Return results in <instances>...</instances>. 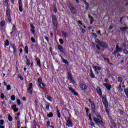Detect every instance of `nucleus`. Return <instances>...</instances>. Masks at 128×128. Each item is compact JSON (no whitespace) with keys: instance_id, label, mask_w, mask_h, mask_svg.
Segmentation results:
<instances>
[{"instance_id":"35","label":"nucleus","mask_w":128,"mask_h":128,"mask_svg":"<svg viewBox=\"0 0 128 128\" xmlns=\"http://www.w3.org/2000/svg\"><path fill=\"white\" fill-rule=\"evenodd\" d=\"M45 109L46 110H50V104H46V105Z\"/></svg>"},{"instance_id":"30","label":"nucleus","mask_w":128,"mask_h":128,"mask_svg":"<svg viewBox=\"0 0 128 128\" xmlns=\"http://www.w3.org/2000/svg\"><path fill=\"white\" fill-rule=\"evenodd\" d=\"M5 24L6 23H5L4 21L2 20L0 23V26H2V28L4 27V26Z\"/></svg>"},{"instance_id":"21","label":"nucleus","mask_w":128,"mask_h":128,"mask_svg":"<svg viewBox=\"0 0 128 128\" xmlns=\"http://www.w3.org/2000/svg\"><path fill=\"white\" fill-rule=\"evenodd\" d=\"M58 49L61 52H64V48H62V46H58Z\"/></svg>"},{"instance_id":"32","label":"nucleus","mask_w":128,"mask_h":128,"mask_svg":"<svg viewBox=\"0 0 128 128\" xmlns=\"http://www.w3.org/2000/svg\"><path fill=\"white\" fill-rule=\"evenodd\" d=\"M124 92H125V94L128 98V88L124 90Z\"/></svg>"},{"instance_id":"2","label":"nucleus","mask_w":128,"mask_h":128,"mask_svg":"<svg viewBox=\"0 0 128 128\" xmlns=\"http://www.w3.org/2000/svg\"><path fill=\"white\" fill-rule=\"evenodd\" d=\"M52 22L56 28H58V20L56 19V16L54 15L52 16Z\"/></svg>"},{"instance_id":"55","label":"nucleus","mask_w":128,"mask_h":128,"mask_svg":"<svg viewBox=\"0 0 128 128\" xmlns=\"http://www.w3.org/2000/svg\"><path fill=\"white\" fill-rule=\"evenodd\" d=\"M8 18L9 22H12V18L10 16H8Z\"/></svg>"},{"instance_id":"44","label":"nucleus","mask_w":128,"mask_h":128,"mask_svg":"<svg viewBox=\"0 0 128 128\" xmlns=\"http://www.w3.org/2000/svg\"><path fill=\"white\" fill-rule=\"evenodd\" d=\"M102 58L105 60H106V62H108V64H110V59H108V58H104V56H102Z\"/></svg>"},{"instance_id":"29","label":"nucleus","mask_w":128,"mask_h":128,"mask_svg":"<svg viewBox=\"0 0 128 128\" xmlns=\"http://www.w3.org/2000/svg\"><path fill=\"white\" fill-rule=\"evenodd\" d=\"M4 98L6 100V98L4 96V94L3 93H2L0 94V98H2V100H4Z\"/></svg>"},{"instance_id":"53","label":"nucleus","mask_w":128,"mask_h":128,"mask_svg":"<svg viewBox=\"0 0 128 128\" xmlns=\"http://www.w3.org/2000/svg\"><path fill=\"white\" fill-rule=\"evenodd\" d=\"M71 84H76V82L74 81V80L72 79L70 80Z\"/></svg>"},{"instance_id":"34","label":"nucleus","mask_w":128,"mask_h":128,"mask_svg":"<svg viewBox=\"0 0 128 128\" xmlns=\"http://www.w3.org/2000/svg\"><path fill=\"white\" fill-rule=\"evenodd\" d=\"M8 120L9 122H12V116L8 115Z\"/></svg>"},{"instance_id":"23","label":"nucleus","mask_w":128,"mask_h":128,"mask_svg":"<svg viewBox=\"0 0 128 128\" xmlns=\"http://www.w3.org/2000/svg\"><path fill=\"white\" fill-rule=\"evenodd\" d=\"M24 50L26 54H28V46H25Z\"/></svg>"},{"instance_id":"42","label":"nucleus","mask_w":128,"mask_h":128,"mask_svg":"<svg viewBox=\"0 0 128 128\" xmlns=\"http://www.w3.org/2000/svg\"><path fill=\"white\" fill-rule=\"evenodd\" d=\"M118 82H122V77H118Z\"/></svg>"},{"instance_id":"8","label":"nucleus","mask_w":128,"mask_h":128,"mask_svg":"<svg viewBox=\"0 0 128 128\" xmlns=\"http://www.w3.org/2000/svg\"><path fill=\"white\" fill-rule=\"evenodd\" d=\"M92 68L97 74H98V70H102V68L98 66H93Z\"/></svg>"},{"instance_id":"24","label":"nucleus","mask_w":128,"mask_h":128,"mask_svg":"<svg viewBox=\"0 0 128 128\" xmlns=\"http://www.w3.org/2000/svg\"><path fill=\"white\" fill-rule=\"evenodd\" d=\"M83 2H84V4H85L86 5V10H88V2H86V0H83Z\"/></svg>"},{"instance_id":"49","label":"nucleus","mask_w":128,"mask_h":128,"mask_svg":"<svg viewBox=\"0 0 128 128\" xmlns=\"http://www.w3.org/2000/svg\"><path fill=\"white\" fill-rule=\"evenodd\" d=\"M31 40L32 42H33V44H34V42H36V39L34 38H31Z\"/></svg>"},{"instance_id":"54","label":"nucleus","mask_w":128,"mask_h":128,"mask_svg":"<svg viewBox=\"0 0 128 128\" xmlns=\"http://www.w3.org/2000/svg\"><path fill=\"white\" fill-rule=\"evenodd\" d=\"M47 100H50V102H52V97L50 96H47Z\"/></svg>"},{"instance_id":"28","label":"nucleus","mask_w":128,"mask_h":128,"mask_svg":"<svg viewBox=\"0 0 128 128\" xmlns=\"http://www.w3.org/2000/svg\"><path fill=\"white\" fill-rule=\"evenodd\" d=\"M26 64L27 66H30V60H26Z\"/></svg>"},{"instance_id":"64","label":"nucleus","mask_w":128,"mask_h":128,"mask_svg":"<svg viewBox=\"0 0 128 128\" xmlns=\"http://www.w3.org/2000/svg\"><path fill=\"white\" fill-rule=\"evenodd\" d=\"M16 115L17 116H20V112H18V113H16Z\"/></svg>"},{"instance_id":"45","label":"nucleus","mask_w":128,"mask_h":128,"mask_svg":"<svg viewBox=\"0 0 128 128\" xmlns=\"http://www.w3.org/2000/svg\"><path fill=\"white\" fill-rule=\"evenodd\" d=\"M21 104H22V102H20V100H17V104L18 106H20Z\"/></svg>"},{"instance_id":"43","label":"nucleus","mask_w":128,"mask_h":128,"mask_svg":"<svg viewBox=\"0 0 128 128\" xmlns=\"http://www.w3.org/2000/svg\"><path fill=\"white\" fill-rule=\"evenodd\" d=\"M108 106H105V111L107 113V114H109V112H110V111L108 110Z\"/></svg>"},{"instance_id":"12","label":"nucleus","mask_w":128,"mask_h":128,"mask_svg":"<svg viewBox=\"0 0 128 128\" xmlns=\"http://www.w3.org/2000/svg\"><path fill=\"white\" fill-rule=\"evenodd\" d=\"M92 110L93 112H96V105H94V103L92 102H90Z\"/></svg>"},{"instance_id":"11","label":"nucleus","mask_w":128,"mask_h":128,"mask_svg":"<svg viewBox=\"0 0 128 128\" xmlns=\"http://www.w3.org/2000/svg\"><path fill=\"white\" fill-rule=\"evenodd\" d=\"M96 90L100 98H102V90H100V87L97 88Z\"/></svg>"},{"instance_id":"36","label":"nucleus","mask_w":128,"mask_h":128,"mask_svg":"<svg viewBox=\"0 0 128 128\" xmlns=\"http://www.w3.org/2000/svg\"><path fill=\"white\" fill-rule=\"evenodd\" d=\"M54 114H52V112H50L48 114H47V116H48V118H52Z\"/></svg>"},{"instance_id":"3","label":"nucleus","mask_w":128,"mask_h":128,"mask_svg":"<svg viewBox=\"0 0 128 128\" xmlns=\"http://www.w3.org/2000/svg\"><path fill=\"white\" fill-rule=\"evenodd\" d=\"M27 92L31 96H32V83H30L29 84V87L27 89Z\"/></svg>"},{"instance_id":"48","label":"nucleus","mask_w":128,"mask_h":128,"mask_svg":"<svg viewBox=\"0 0 128 128\" xmlns=\"http://www.w3.org/2000/svg\"><path fill=\"white\" fill-rule=\"evenodd\" d=\"M59 42L61 44H64V40L62 39H60Z\"/></svg>"},{"instance_id":"58","label":"nucleus","mask_w":128,"mask_h":128,"mask_svg":"<svg viewBox=\"0 0 128 128\" xmlns=\"http://www.w3.org/2000/svg\"><path fill=\"white\" fill-rule=\"evenodd\" d=\"M69 90H70L72 92H74V90L72 89V88H69Z\"/></svg>"},{"instance_id":"22","label":"nucleus","mask_w":128,"mask_h":128,"mask_svg":"<svg viewBox=\"0 0 128 128\" xmlns=\"http://www.w3.org/2000/svg\"><path fill=\"white\" fill-rule=\"evenodd\" d=\"M6 14L7 16H10V9H8V10H6Z\"/></svg>"},{"instance_id":"17","label":"nucleus","mask_w":128,"mask_h":128,"mask_svg":"<svg viewBox=\"0 0 128 128\" xmlns=\"http://www.w3.org/2000/svg\"><path fill=\"white\" fill-rule=\"evenodd\" d=\"M90 72L91 73L90 76L92 78H96V76H94V72L92 71V70H90Z\"/></svg>"},{"instance_id":"9","label":"nucleus","mask_w":128,"mask_h":128,"mask_svg":"<svg viewBox=\"0 0 128 128\" xmlns=\"http://www.w3.org/2000/svg\"><path fill=\"white\" fill-rule=\"evenodd\" d=\"M103 86H106L108 90H110L112 89V85H110V84H108V83H104L103 84Z\"/></svg>"},{"instance_id":"39","label":"nucleus","mask_w":128,"mask_h":128,"mask_svg":"<svg viewBox=\"0 0 128 128\" xmlns=\"http://www.w3.org/2000/svg\"><path fill=\"white\" fill-rule=\"evenodd\" d=\"M85 110H86V114H88L90 113V109H88V108H85Z\"/></svg>"},{"instance_id":"26","label":"nucleus","mask_w":128,"mask_h":128,"mask_svg":"<svg viewBox=\"0 0 128 128\" xmlns=\"http://www.w3.org/2000/svg\"><path fill=\"white\" fill-rule=\"evenodd\" d=\"M15 120H17L18 124H20V118L18 116H16L15 117Z\"/></svg>"},{"instance_id":"52","label":"nucleus","mask_w":128,"mask_h":128,"mask_svg":"<svg viewBox=\"0 0 128 128\" xmlns=\"http://www.w3.org/2000/svg\"><path fill=\"white\" fill-rule=\"evenodd\" d=\"M42 82V78H38V82L40 84H41Z\"/></svg>"},{"instance_id":"15","label":"nucleus","mask_w":128,"mask_h":128,"mask_svg":"<svg viewBox=\"0 0 128 128\" xmlns=\"http://www.w3.org/2000/svg\"><path fill=\"white\" fill-rule=\"evenodd\" d=\"M12 110H14V112H18V108H16V104H14L12 106Z\"/></svg>"},{"instance_id":"33","label":"nucleus","mask_w":128,"mask_h":128,"mask_svg":"<svg viewBox=\"0 0 128 128\" xmlns=\"http://www.w3.org/2000/svg\"><path fill=\"white\" fill-rule=\"evenodd\" d=\"M126 28H128L127 26L126 27H122V28H120V30H122V32H124L125 30H126Z\"/></svg>"},{"instance_id":"61","label":"nucleus","mask_w":128,"mask_h":128,"mask_svg":"<svg viewBox=\"0 0 128 128\" xmlns=\"http://www.w3.org/2000/svg\"><path fill=\"white\" fill-rule=\"evenodd\" d=\"M78 24H80L81 26H82V21L78 20Z\"/></svg>"},{"instance_id":"60","label":"nucleus","mask_w":128,"mask_h":128,"mask_svg":"<svg viewBox=\"0 0 128 128\" xmlns=\"http://www.w3.org/2000/svg\"><path fill=\"white\" fill-rule=\"evenodd\" d=\"M92 35L93 36H94V38H96L98 36L96 34V33H93Z\"/></svg>"},{"instance_id":"14","label":"nucleus","mask_w":128,"mask_h":128,"mask_svg":"<svg viewBox=\"0 0 128 128\" xmlns=\"http://www.w3.org/2000/svg\"><path fill=\"white\" fill-rule=\"evenodd\" d=\"M30 32H32V34H34V32H36V30H34V24H30Z\"/></svg>"},{"instance_id":"51","label":"nucleus","mask_w":128,"mask_h":128,"mask_svg":"<svg viewBox=\"0 0 128 128\" xmlns=\"http://www.w3.org/2000/svg\"><path fill=\"white\" fill-rule=\"evenodd\" d=\"M57 112H58V116L59 118H60V112L58 111V110H57Z\"/></svg>"},{"instance_id":"31","label":"nucleus","mask_w":128,"mask_h":128,"mask_svg":"<svg viewBox=\"0 0 128 128\" xmlns=\"http://www.w3.org/2000/svg\"><path fill=\"white\" fill-rule=\"evenodd\" d=\"M10 46V42L6 40L5 42V46Z\"/></svg>"},{"instance_id":"18","label":"nucleus","mask_w":128,"mask_h":128,"mask_svg":"<svg viewBox=\"0 0 128 128\" xmlns=\"http://www.w3.org/2000/svg\"><path fill=\"white\" fill-rule=\"evenodd\" d=\"M36 60L37 62V65L38 66L40 67V58H36Z\"/></svg>"},{"instance_id":"16","label":"nucleus","mask_w":128,"mask_h":128,"mask_svg":"<svg viewBox=\"0 0 128 128\" xmlns=\"http://www.w3.org/2000/svg\"><path fill=\"white\" fill-rule=\"evenodd\" d=\"M88 18L90 20V24H92V22H94V17L90 15H88Z\"/></svg>"},{"instance_id":"4","label":"nucleus","mask_w":128,"mask_h":128,"mask_svg":"<svg viewBox=\"0 0 128 128\" xmlns=\"http://www.w3.org/2000/svg\"><path fill=\"white\" fill-rule=\"evenodd\" d=\"M96 43L98 44V46H100L105 48H108V44L102 41L98 40L96 42Z\"/></svg>"},{"instance_id":"37","label":"nucleus","mask_w":128,"mask_h":128,"mask_svg":"<svg viewBox=\"0 0 128 128\" xmlns=\"http://www.w3.org/2000/svg\"><path fill=\"white\" fill-rule=\"evenodd\" d=\"M116 50H118V52H120V50H121L118 45H116Z\"/></svg>"},{"instance_id":"50","label":"nucleus","mask_w":128,"mask_h":128,"mask_svg":"<svg viewBox=\"0 0 128 128\" xmlns=\"http://www.w3.org/2000/svg\"><path fill=\"white\" fill-rule=\"evenodd\" d=\"M18 78H20V80H24V78H23L22 77V76L18 75Z\"/></svg>"},{"instance_id":"57","label":"nucleus","mask_w":128,"mask_h":128,"mask_svg":"<svg viewBox=\"0 0 128 128\" xmlns=\"http://www.w3.org/2000/svg\"><path fill=\"white\" fill-rule=\"evenodd\" d=\"M118 52H118V50H115L114 51V52L112 53V54H113L114 56V54H118Z\"/></svg>"},{"instance_id":"5","label":"nucleus","mask_w":128,"mask_h":128,"mask_svg":"<svg viewBox=\"0 0 128 128\" xmlns=\"http://www.w3.org/2000/svg\"><path fill=\"white\" fill-rule=\"evenodd\" d=\"M102 102L104 106H106V107L108 106V102L106 100V97H102Z\"/></svg>"},{"instance_id":"20","label":"nucleus","mask_w":128,"mask_h":128,"mask_svg":"<svg viewBox=\"0 0 128 128\" xmlns=\"http://www.w3.org/2000/svg\"><path fill=\"white\" fill-rule=\"evenodd\" d=\"M68 80H70L72 79V74H70V72L68 73Z\"/></svg>"},{"instance_id":"62","label":"nucleus","mask_w":128,"mask_h":128,"mask_svg":"<svg viewBox=\"0 0 128 128\" xmlns=\"http://www.w3.org/2000/svg\"><path fill=\"white\" fill-rule=\"evenodd\" d=\"M82 34H84V32H86V30H84V28H82Z\"/></svg>"},{"instance_id":"7","label":"nucleus","mask_w":128,"mask_h":128,"mask_svg":"<svg viewBox=\"0 0 128 128\" xmlns=\"http://www.w3.org/2000/svg\"><path fill=\"white\" fill-rule=\"evenodd\" d=\"M22 0H18V4H19V10L20 12H22L24 10V8L22 7Z\"/></svg>"},{"instance_id":"63","label":"nucleus","mask_w":128,"mask_h":128,"mask_svg":"<svg viewBox=\"0 0 128 128\" xmlns=\"http://www.w3.org/2000/svg\"><path fill=\"white\" fill-rule=\"evenodd\" d=\"M12 30H16V26H14V25L13 26H12Z\"/></svg>"},{"instance_id":"1","label":"nucleus","mask_w":128,"mask_h":128,"mask_svg":"<svg viewBox=\"0 0 128 128\" xmlns=\"http://www.w3.org/2000/svg\"><path fill=\"white\" fill-rule=\"evenodd\" d=\"M94 122L96 124H101V126H104V122L102 120V116L98 115L97 117H94Z\"/></svg>"},{"instance_id":"46","label":"nucleus","mask_w":128,"mask_h":128,"mask_svg":"<svg viewBox=\"0 0 128 128\" xmlns=\"http://www.w3.org/2000/svg\"><path fill=\"white\" fill-rule=\"evenodd\" d=\"M12 100H16V96H14L12 95L11 96L10 98Z\"/></svg>"},{"instance_id":"27","label":"nucleus","mask_w":128,"mask_h":128,"mask_svg":"<svg viewBox=\"0 0 128 128\" xmlns=\"http://www.w3.org/2000/svg\"><path fill=\"white\" fill-rule=\"evenodd\" d=\"M12 48L14 50V54H16V47L14 45H12Z\"/></svg>"},{"instance_id":"10","label":"nucleus","mask_w":128,"mask_h":128,"mask_svg":"<svg viewBox=\"0 0 128 128\" xmlns=\"http://www.w3.org/2000/svg\"><path fill=\"white\" fill-rule=\"evenodd\" d=\"M66 126L68 128H72V122L71 121L70 119L67 120Z\"/></svg>"},{"instance_id":"25","label":"nucleus","mask_w":128,"mask_h":128,"mask_svg":"<svg viewBox=\"0 0 128 128\" xmlns=\"http://www.w3.org/2000/svg\"><path fill=\"white\" fill-rule=\"evenodd\" d=\"M62 36H64L65 38H68V32H63Z\"/></svg>"},{"instance_id":"40","label":"nucleus","mask_w":128,"mask_h":128,"mask_svg":"<svg viewBox=\"0 0 128 128\" xmlns=\"http://www.w3.org/2000/svg\"><path fill=\"white\" fill-rule=\"evenodd\" d=\"M6 88V90H12V88L10 87V85H8Z\"/></svg>"},{"instance_id":"59","label":"nucleus","mask_w":128,"mask_h":128,"mask_svg":"<svg viewBox=\"0 0 128 128\" xmlns=\"http://www.w3.org/2000/svg\"><path fill=\"white\" fill-rule=\"evenodd\" d=\"M44 38L45 40H46L48 42V36H44Z\"/></svg>"},{"instance_id":"19","label":"nucleus","mask_w":128,"mask_h":128,"mask_svg":"<svg viewBox=\"0 0 128 128\" xmlns=\"http://www.w3.org/2000/svg\"><path fill=\"white\" fill-rule=\"evenodd\" d=\"M39 86L41 88H46V85L42 82L40 83Z\"/></svg>"},{"instance_id":"38","label":"nucleus","mask_w":128,"mask_h":128,"mask_svg":"<svg viewBox=\"0 0 128 128\" xmlns=\"http://www.w3.org/2000/svg\"><path fill=\"white\" fill-rule=\"evenodd\" d=\"M88 118H89V120H90V122H92V114H90L88 115Z\"/></svg>"},{"instance_id":"6","label":"nucleus","mask_w":128,"mask_h":128,"mask_svg":"<svg viewBox=\"0 0 128 128\" xmlns=\"http://www.w3.org/2000/svg\"><path fill=\"white\" fill-rule=\"evenodd\" d=\"M68 6L70 10H71L73 14L76 12V8H74V6H72V4H70V2H68Z\"/></svg>"},{"instance_id":"47","label":"nucleus","mask_w":128,"mask_h":128,"mask_svg":"<svg viewBox=\"0 0 128 128\" xmlns=\"http://www.w3.org/2000/svg\"><path fill=\"white\" fill-rule=\"evenodd\" d=\"M4 120H0V126H4Z\"/></svg>"},{"instance_id":"56","label":"nucleus","mask_w":128,"mask_h":128,"mask_svg":"<svg viewBox=\"0 0 128 128\" xmlns=\"http://www.w3.org/2000/svg\"><path fill=\"white\" fill-rule=\"evenodd\" d=\"M90 124L92 126L94 127V123L92 121H91V122H90Z\"/></svg>"},{"instance_id":"13","label":"nucleus","mask_w":128,"mask_h":128,"mask_svg":"<svg viewBox=\"0 0 128 128\" xmlns=\"http://www.w3.org/2000/svg\"><path fill=\"white\" fill-rule=\"evenodd\" d=\"M80 88L83 90H86L88 88V86L86 84H80Z\"/></svg>"},{"instance_id":"41","label":"nucleus","mask_w":128,"mask_h":128,"mask_svg":"<svg viewBox=\"0 0 128 128\" xmlns=\"http://www.w3.org/2000/svg\"><path fill=\"white\" fill-rule=\"evenodd\" d=\"M62 62L64 64H68V60L64 59H62Z\"/></svg>"}]
</instances>
